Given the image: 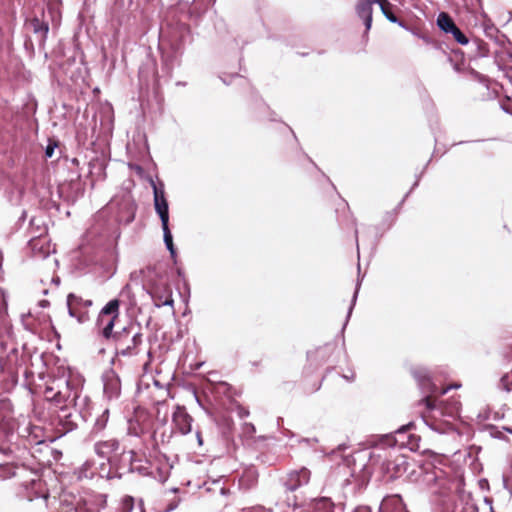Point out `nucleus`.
Listing matches in <instances>:
<instances>
[{
  "mask_svg": "<svg viewBox=\"0 0 512 512\" xmlns=\"http://www.w3.org/2000/svg\"><path fill=\"white\" fill-rule=\"evenodd\" d=\"M163 234H164V242L170 251L171 255L173 256L175 254L174 244H173V238L172 234L169 228V225L162 226Z\"/></svg>",
  "mask_w": 512,
  "mask_h": 512,
  "instance_id": "obj_22",
  "label": "nucleus"
},
{
  "mask_svg": "<svg viewBox=\"0 0 512 512\" xmlns=\"http://www.w3.org/2000/svg\"><path fill=\"white\" fill-rule=\"evenodd\" d=\"M27 437L33 444H40L45 441L43 428L36 425H29L26 428Z\"/></svg>",
  "mask_w": 512,
  "mask_h": 512,
  "instance_id": "obj_14",
  "label": "nucleus"
},
{
  "mask_svg": "<svg viewBox=\"0 0 512 512\" xmlns=\"http://www.w3.org/2000/svg\"><path fill=\"white\" fill-rule=\"evenodd\" d=\"M30 28L34 33L41 34V37L44 39L49 31V25L47 22L40 20L37 17H34L29 22Z\"/></svg>",
  "mask_w": 512,
  "mask_h": 512,
  "instance_id": "obj_17",
  "label": "nucleus"
},
{
  "mask_svg": "<svg viewBox=\"0 0 512 512\" xmlns=\"http://www.w3.org/2000/svg\"><path fill=\"white\" fill-rule=\"evenodd\" d=\"M115 348L117 357H132L140 352V346L143 342V334L140 330H135L134 325H128L121 330L116 331L110 339Z\"/></svg>",
  "mask_w": 512,
  "mask_h": 512,
  "instance_id": "obj_2",
  "label": "nucleus"
},
{
  "mask_svg": "<svg viewBox=\"0 0 512 512\" xmlns=\"http://www.w3.org/2000/svg\"><path fill=\"white\" fill-rule=\"evenodd\" d=\"M53 152H54V148L52 146H47L46 150H45V154L47 157H52L53 155Z\"/></svg>",
  "mask_w": 512,
  "mask_h": 512,
  "instance_id": "obj_25",
  "label": "nucleus"
},
{
  "mask_svg": "<svg viewBox=\"0 0 512 512\" xmlns=\"http://www.w3.org/2000/svg\"><path fill=\"white\" fill-rule=\"evenodd\" d=\"M34 243H35V240H34V239L30 241V244H31V245H34Z\"/></svg>",
  "mask_w": 512,
  "mask_h": 512,
  "instance_id": "obj_27",
  "label": "nucleus"
},
{
  "mask_svg": "<svg viewBox=\"0 0 512 512\" xmlns=\"http://www.w3.org/2000/svg\"><path fill=\"white\" fill-rule=\"evenodd\" d=\"M79 397L78 389L68 380L59 382V388L56 391V397L52 400V403L64 410L69 405L74 404L76 399Z\"/></svg>",
  "mask_w": 512,
  "mask_h": 512,
  "instance_id": "obj_5",
  "label": "nucleus"
},
{
  "mask_svg": "<svg viewBox=\"0 0 512 512\" xmlns=\"http://www.w3.org/2000/svg\"><path fill=\"white\" fill-rule=\"evenodd\" d=\"M413 376L419 385L428 393L418 401V406L422 407L420 414L427 425L434 430H442L450 423L448 419H455L459 416L461 401L459 396H451L447 399H441L446 395L452 386H446L439 389L432 381L429 372L424 368L413 370ZM454 388L461 387V384L453 385Z\"/></svg>",
  "mask_w": 512,
  "mask_h": 512,
  "instance_id": "obj_1",
  "label": "nucleus"
},
{
  "mask_svg": "<svg viewBox=\"0 0 512 512\" xmlns=\"http://www.w3.org/2000/svg\"><path fill=\"white\" fill-rule=\"evenodd\" d=\"M121 301L117 298L110 300L99 312L96 319V327L105 340H110L115 332V324L120 318Z\"/></svg>",
  "mask_w": 512,
  "mask_h": 512,
  "instance_id": "obj_3",
  "label": "nucleus"
},
{
  "mask_svg": "<svg viewBox=\"0 0 512 512\" xmlns=\"http://www.w3.org/2000/svg\"><path fill=\"white\" fill-rule=\"evenodd\" d=\"M319 388H320V384H319L318 386H316L314 390H315V391H316V390H319Z\"/></svg>",
  "mask_w": 512,
  "mask_h": 512,
  "instance_id": "obj_28",
  "label": "nucleus"
},
{
  "mask_svg": "<svg viewBox=\"0 0 512 512\" xmlns=\"http://www.w3.org/2000/svg\"><path fill=\"white\" fill-rule=\"evenodd\" d=\"M139 505H140L141 512H144L143 501L142 500L139 501Z\"/></svg>",
  "mask_w": 512,
  "mask_h": 512,
  "instance_id": "obj_26",
  "label": "nucleus"
},
{
  "mask_svg": "<svg viewBox=\"0 0 512 512\" xmlns=\"http://www.w3.org/2000/svg\"><path fill=\"white\" fill-rule=\"evenodd\" d=\"M172 422L181 434L185 435L191 432L192 417L187 413L185 407H176L173 412Z\"/></svg>",
  "mask_w": 512,
  "mask_h": 512,
  "instance_id": "obj_8",
  "label": "nucleus"
},
{
  "mask_svg": "<svg viewBox=\"0 0 512 512\" xmlns=\"http://www.w3.org/2000/svg\"><path fill=\"white\" fill-rule=\"evenodd\" d=\"M409 463L405 456H397L394 460L388 461L387 463V471L390 473L391 478L401 477L404 473H406L408 469Z\"/></svg>",
  "mask_w": 512,
  "mask_h": 512,
  "instance_id": "obj_10",
  "label": "nucleus"
},
{
  "mask_svg": "<svg viewBox=\"0 0 512 512\" xmlns=\"http://www.w3.org/2000/svg\"><path fill=\"white\" fill-rule=\"evenodd\" d=\"M437 25L445 33H450L456 27V24L454 23L451 16L445 12H441L439 14L437 19Z\"/></svg>",
  "mask_w": 512,
  "mask_h": 512,
  "instance_id": "obj_16",
  "label": "nucleus"
},
{
  "mask_svg": "<svg viewBox=\"0 0 512 512\" xmlns=\"http://www.w3.org/2000/svg\"><path fill=\"white\" fill-rule=\"evenodd\" d=\"M67 303L75 304L76 306L83 308L85 310H87L90 306H92L91 300H84L83 298H81L73 293H70L67 296Z\"/></svg>",
  "mask_w": 512,
  "mask_h": 512,
  "instance_id": "obj_19",
  "label": "nucleus"
},
{
  "mask_svg": "<svg viewBox=\"0 0 512 512\" xmlns=\"http://www.w3.org/2000/svg\"><path fill=\"white\" fill-rule=\"evenodd\" d=\"M381 512H409L399 495L387 497L381 506Z\"/></svg>",
  "mask_w": 512,
  "mask_h": 512,
  "instance_id": "obj_12",
  "label": "nucleus"
},
{
  "mask_svg": "<svg viewBox=\"0 0 512 512\" xmlns=\"http://www.w3.org/2000/svg\"><path fill=\"white\" fill-rule=\"evenodd\" d=\"M146 289L153 299L155 306L173 305L172 290L165 276L157 274L155 278L148 279Z\"/></svg>",
  "mask_w": 512,
  "mask_h": 512,
  "instance_id": "obj_4",
  "label": "nucleus"
},
{
  "mask_svg": "<svg viewBox=\"0 0 512 512\" xmlns=\"http://www.w3.org/2000/svg\"><path fill=\"white\" fill-rule=\"evenodd\" d=\"M377 0H358L355 6L357 16L364 21L366 32L372 26L373 5Z\"/></svg>",
  "mask_w": 512,
  "mask_h": 512,
  "instance_id": "obj_9",
  "label": "nucleus"
},
{
  "mask_svg": "<svg viewBox=\"0 0 512 512\" xmlns=\"http://www.w3.org/2000/svg\"><path fill=\"white\" fill-rule=\"evenodd\" d=\"M310 476V470L302 467L299 470L289 472L286 476L284 484L288 490L295 491L299 487L308 484L310 481Z\"/></svg>",
  "mask_w": 512,
  "mask_h": 512,
  "instance_id": "obj_7",
  "label": "nucleus"
},
{
  "mask_svg": "<svg viewBox=\"0 0 512 512\" xmlns=\"http://www.w3.org/2000/svg\"><path fill=\"white\" fill-rule=\"evenodd\" d=\"M119 449V442L116 439L99 441L95 444V452L100 457L109 459Z\"/></svg>",
  "mask_w": 512,
  "mask_h": 512,
  "instance_id": "obj_11",
  "label": "nucleus"
},
{
  "mask_svg": "<svg viewBox=\"0 0 512 512\" xmlns=\"http://www.w3.org/2000/svg\"><path fill=\"white\" fill-rule=\"evenodd\" d=\"M67 305L69 315L76 318L79 323H85L89 320V313L87 310L80 308L75 304L67 303Z\"/></svg>",
  "mask_w": 512,
  "mask_h": 512,
  "instance_id": "obj_15",
  "label": "nucleus"
},
{
  "mask_svg": "<svg viewBox=\"0 0 512 512\" xmlns=\"http://www.w3.org/2000/svg\"><path fill=\"white\" fill-rule=\"evenodd\" d=\"M134 503H135V500L132 496L125 495L121 499L119 512H132V510L134 508Z\"/></svg>",
  "mask_w": 512,
  "mask_h": 512,
  "instance_id": "obj_21",
  "label": "nucleus"
},
{
  "mask_svg": "<svg viewBox=\"0 0 512 512\" xmlns=\"http://www.w3.org/2000/svg\"><path fill=\"white\" fill-rule=\"evenodd\" d=\"M61 381L62 379H53L49 383H47L44 390V397L47 401L52 402V400L55 399L56 391L59 388V382Z\"/></svg>",
  "mask_w": 512,
  "mask_h": 512,
  "instance_id": "obj_18",
  "label": "nucleus"
},
{
  "mask_svg": "<svg viewBox=\"0 0 512 512\" xmlns=\"http://www.w3.org/2000/svg\"><path fill=\"white\" fill-rule=\"evenodd\" d=\"M500 384L505 391L510 392L512 390V370L503 375Z\"/></svg>",
  "mask_w": 512,
  "mask_h": 512,
  "instance_id": "obj_24",
  "label": "nucleus"
},
{
  "mask_svg": "<svg viewBox=\"0 0 512 512\" xmlns=\"http://www.w3.org/2000/svg\"><path fill=\"white\" fill-rule=\"evenodd\" d=\"M109 419V410L106 409L102 412V414L96 419L93 430L95 432H101L105 429L107 422Z\"/></svg>",
  "mask_w": 512,
  "mask_h": 512,
  "instance_id": "obj_20",
  "label": "nucleus"
},
{
  "mask_svg": "<svg viewBox=\"0 0 512 512\" xmlns=\"http://www.w3.org/2000/svg\"><path fill=\"white\" fill-rule=\"evenodd\" d=\"M450 34H452L454 40L461 45H466L469 42L466 35L457 26L450 32Z\"/></svg>",
  "mask_w": 512,
  "mask_h": 512,
  "instance_id": "obj_23",
  "label": "nucleus"
},
{
  "mask_svg": "<svg viewBox=\"0 0 512 512\" xmlns=\"http://www.w3.org/2000/svg\"><path fill=\"white\" fill-rule=\"evenodd\" d=\"M377 4L380 6V9L384 16L393 23H398L402 27H406L403 21H400L396 15L393 13V4L389 2V0H377Z\"/></svg>",
  "mask_w": 512,
  "mask_h": 512,
  "instance_id": "obj_13",
  "label": "nucleus"
},
{
  "mask_svg": "<svg viewBox=\"0 0 512 512\" xmlns=\"http://www.w3.org/2000/svg\"><path fill=\"white\" fill-rule=\"evenodd\" d=\"M154 194V208L161 219L162 226L169 225V205L165 196L164 186L162 183L157 185L152 181Z\"/></svg>",
  "mask_w": 512,
  "mask_h": 512,
  "instance_id": "obj_6",
  "label": "nucleus"
}]
</instances>
